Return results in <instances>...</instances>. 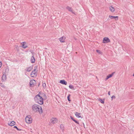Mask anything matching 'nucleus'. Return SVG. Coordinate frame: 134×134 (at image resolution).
I'll return each mask as SVG.
<instances>
[{"label": "nucleus", "mask_w": 134, "mask_h": 134, "mask_svg": "<svg viewBox=\"0 0 134 134\" xmlns=\"http://www.w3.org/2000/svg\"><path fill=\"white\" fill-rule=\"evenodd\" d=\"M32 110L35 112H39L40 113H42L43 111L41 106L38 104H35L32 107Z\"/></svg>", "instance_id": "f257e3e1"}, {"label": "nucleus", "mask_w": 134, "mask_h": 134, "mask_svg": "<svg viewBox=\"0 0 134 134\" xmlns=\"http://www.w3.org/2000/svg\"><path fill=\"white\" fill-rule=\"evenodd\" d=\"M34 99L36 103L40 105H42L43 103V99L39 94L37 95Z\"/></svg>", "instance_id": "f03ea898"}, {"label": "nucleus", "mask_w": 134, "mask_h": 134, "mask_svg": "<svg viewBox=\"0 0 134 134\" xmlns=\"http://www.w3.org/2000/svg\"><path fill=\"white\" fill-rule=\"evenodd\" d=\"M25 120L26 122L29 124L31 123L32 120V119L30 115L26 116L25 118Z\"/></svg>", "instance_id": "7ed1b4c3"}, {"label": "nucleus", "mask_w": 134, "mask_h": 134, "mask_svg": "<svg viewBox=\"0 0 134 134\" xmlns=\"http://www.w3.org/2000/svg\"><path fill=\"white\" fill-rule=\"evenodd\" d=\"M110 42V41L108 38L105 37L103 38V43H107Z\"/></svg>", "instance_id": "20e7f679"}, {"label": "nucleus", "mask_w": 134, "mask_h": 134, "mask_svg": "<svg viewBox=\"0 0 134 134\" xmlns=\"http://www.w3.org/2000/svg\"><path fill=\"white\" fill-rule=\"evenodd\" d=\"M36 81L34 80H33L30 81V86L31 87H33L36 84Z\"/></svg>", "instance_id": "39448f33"}, {"label": "nucleus", "mask_w": 134, "mask_h": 134, "mask_svg": "<svg viewBox=\"0 0 134 134\" xmlns=\"http://www.w3.org/2000/svg\"><path fill=\"white\" fill-rule=\"evenodd\" d=\"M50 121L51 123L54 124L57 122L58 121V119L55 118H52L51 119Z\"/></svg>", "instance_id": "423d86ee"}, {"label": "nucleus", "mask_w": 134, "mask_h": 134, "mask_svg": "<svg viewBox=\"0 0 134 134\" xmlns=\"http://www.w3.org/2000/svg\"><path fill=\"white\" fill-rule=\"evenodd\" d=\"M109 17L111 19H115L116 20H117L118 19V16L109 15Z\"/></svg>", "instance_id": "0eeeda50"}, {"label": "nucleus", "mask_w": 134, "mask_h": 134, "mask_svg": "<svg viewBox=\"0 0 134 134\" xmlns=\"http://www.w3.org/2000/svg\"><path fill=\"white\" fill-rule=\"evenodd\" d=\"M65 37L64 36H63L59 38V40L61 42H64L65 41Z\"/></svg>", "instance_id": "6e6552de"}, {"label": "nucleus", "mask_w": 134, "mask_h": 134, "mask_svg": "<svg viewBox=\"0 0 134 134\" xmlns=\"http://www.w3.org/2000/svg\"><path fill=\"white\" fill-rule=\"evenodd\" d=\"M8 124L9 126H12L15 124V122L14 121L9 122L8 123Z\"/></svg>", "instance_id": "1a4fd4ad"}, {"label": "nucleus", "mask_w": 134, "mask_h": 134, "mask_svg": "<svg viewBox=\"0 0 134 134\" xmlns=\"http://www.w3.org/2000/svg\"><path fill=\"white\" fill-rule=\"evenodd\" d=\"M59 83L63 85H66L67 84V82L64 80H62L60 81Z\"/></svg>", "instance_id": "9d476101"}, {"label": "nucleus", "mask_w": 134, "mask_h": 134, "mask_svg": "<svg viewBox=\"0 0 134 134\" xmlns=\"http://www.w3.org/2000/svg\"><path fill=\"white\" fill-rule=\"evenodd\" d=\"M33 68V66H30L29 67L27 68L26 70L28 72L30 71Z\"/></svg>", "instance_id": "9b49d317"}, {"label": "nucleus", "mask_w": 134, "mask_h": 134, "mask_svg": "<svg viewBox=\"0 0 134 134\" xmlns=\"http://www.w3.org/2000/svg\"><path fill=\"white\" fill-rule=\"evenodd\" d=\"M2 81H5L6 79V76L5 74H3L2 77Z\"/></svg>", "instance_id": "f8f14e48"}, {"label": "nucleus", "mask_w": 134, "mask_h": 134, "mask_svg": "<svg viewBox=\"0 0 134 134\" xmlns=\"http://www.w3.org/2000/svg\"><path fill=\"white\" fill-rule=\"evenodd\" d=\"M31 76L32 77H34L36 75V74L35 72L32 71L31 74Z\"/></svg>", "instance_id": "ddd939ff"}, {"label": "nucleus", "mask_w": 134, "mask_h": 134, "mask_svg": "<svg viewBox=\"0 0 134 134\" xmlns=\"http://www.w3.org/2000/svg\"><path fill=\"white\" fill-rule=\"evenodd\" d=\"M22 43V46L23 48H25L27 47V45H25V44H26V43L25 42H23Z\"/></svg>", "instance_id": "4468645a"}, {"label": "nucleus", "mask_w": 134, "mask_h": 134, "mask_svg": "<svg viewBox=\"0 0 134 134\" xmlns=\"http://www.w3.org/2000/svg\"><path fill=\"white\" fill-rule=\"evenodd\" d=\"M109 9L110 11L112 12H114L115 11V9L111 6L109 7Z\"/></svg>", "instance_id": "2eb2a0df"}, {"label": "nucleus", "mask_w": 134, "mask_h": 134, "mask_svg": "<svg viewBox=\"0 0 134 134\" xmlns=\"http://www.w3.org/2000/svg\"><path fill=\"white\" fill-rule=\"evenodd\" d=\"M75 114V115L78 118H80L81 117V116H80V114H81L80 113H78L77 112H76Z\"/></svg>", "instance_id": "dca6fc26"}, {"label": "nucleus", "mask_w": 134, "mask_h": 134, "mask_svg": "<svg viewBox=\"0 0 134 134\" xmlns=\"http://www.w3.org/2000/svg\"><path fill=\"white\" fill-rule=\"evenodd\" d=\"M70 118L71 119L73 120L74 122H75L76 123L78 124H79V122H78L77 121L75 120L73 118L72 116H70Z\"/></svg>", "instance_id": "f3484780"}, {"label": "nucleus", "mask_w": 134, "mask_h": 134, "mask_svg": "<svg viewBox=\"0 0 134 134\" xmlns=\"http://www.w3.org/2000/svg\"><path fill=\"white\" fill-rule=\"evenodd\" d=\"M31 61L32 63H34L35 62V60L33 56L31 57Z\"/></svg>", "instance_id": "a211bd4d"}, {"label": "nucleus", "mask_w": 134, "mask_h": 134, "mask_svg": "<svg viewBox=\"0 0 134 134\" xmlns=\"http://www.w3.org/2000/svg\"><path fill=\"white\" fill-rule=\"evenodd\" d=\"M66 9L70 12H72V9L70 7L68 6L66 7Z\"/></svg>", "instance_id": "6ab92c4d"}, {"label": "nucleus", "mask_w": 134, "mask_h": 134, "mask_svg": "<svg viewBox=\"0 0 134 134\" xmlns=\"http://www.w3.org/2000/svg\"><path fill=\"white\" fill-rule=\"evenodd\" d=\"M114 73V72H113L111 74L108 75L107 76L109 78L111 77H112V76H113V75Z\"/></svg>", "instance_id": "aec40b11"}, {"label": "nucleus", "mask_w": 134, "mask_h": 134, "mask_svg": "<svg viewBox=\"0 0 134 134\" xmlns=\"http://www.w3.org/2000/svg\"><path fill=\"white\" fill-rule=\"evenodd\" d=\"M69 87L72 90H75V88H74V87H73V86L72 85H69Z\"/></svg>", "instance_id": "412c9836"}, {"label": "nucleus", "mask_w": 134, "mask_h": 134, "mask_svg": "<svg viewBox=\"0 0 134 134\" xmlns=\"http://www.w3.org/2000/svg\"><path fill=\"white\" fill-rule=\"evenodd\" d=\"M60 127L61 128V129L63 130L64 129V127L63 125L61 124L60 125Z\"/></svg>", "instance_id": "4be33fe9"}, {"label": "nucleus", "mask_w": 134, "mask_h": 134, "mask_svg": "<svg viewBox=\"0 0 134 134\" xmlns=\"http://www.w3.org/2000/svg\"><path fill=\"white\" fill-rule=\"evenodd\" d=\"M34 69L33 71L34 72H35L36 70L37 69V66H36L34 67Z\"/></svg>", "instance_id": "5701e85b"}, {"label": "nucleus", "mask_w": 134, "mask_h": 134, "mask_svg": "<svg viewBox=\"0 0 134 134\" xmlns=\"http://www.w3.org/2000/svg\"><path fill=\"white\" fill-rule=\"evenodd\" d=\"M70 94H69L68 96L67 97V99L69 101H70Z\"/></svg>", "instance_id": "b1692460"}, {"label": "nucleus", "mask_w": 134, "mask_h": 134, "mask_svg": "<svg viewBox=\"0 0 134 134\" xmlns=\"http://www.w3.org/2000/svg\"><path fill=\"white\" fill-rule=\"evenodd\" d=\"M13 127L14 128L16 129L18 131H20V130H20V129H19L18 128L17 126H14Z\"/></svg>", "instance_id": "393cba45"}, {"label": "nucleus", "mask_w": 134, "mask_h": 134, "mask_svg": "<svg viewBox=\"0 0 134 134\" xmlns=\"http://www.w3.org/2000/svg\"><path fill=\"white\" fill-rule=\"evenodd\" d=\"M42 86L44 88H45L46 87V84L45 83H43L42 84Z\"/></svg>", "instance_id": "a878e982"}, {"label": "nucleus", "mask_w": 134, "mask_h": 134, "mask_svg": "<svg viewBox=\"0 0 134 134\" xmlns=\"http://www.w3.org/2000/svg\"><path fill=\"white\" fill-rule=\"evenodd\" d=\"M101 103L103 104L104 103V99L103 100L101 99Z\"/></svg>", "instance_id": "bb28decb"}, {"label": "nucleus", "mask_w": 134, "mask_h": 134, "mask_svg": "<svg viewBox=\"0 0 134 134\" xmlns=\"http://www.w3.org/2000/svg\"><path fill=\"white\" fill-rule=\"evenodd\" d=\"M96 51L98 53H99V54L100 53V51L98 50L97 49L96 50Z\"/></svg>", "instance_id": "cd10ccee"}, {"label": "nucleus", "mask_w": 134, "mask_h": 134, "mask_svg": "<svg viewBox=\"0 0 134 134\" xmlns=\"http://www.w3.org/2000/svg\"><path fill=\"white\" fill-rule=\"evenodd\" d=\"M115 96H112L111 97L112 100H113V98L115 99Z\"/></svg>", "instance_id": "c85d7f7f"}, {"label": "nucleus", "mask_w": 134, "mask_h": 134, "mask_svg": "<svg viewBox=\"0 0 134 134\" xmlns=\"http://www.w3.org/2000/svg\"><path fill=\"white\" fill-rule=\"evenodd\" d=\"M0 85L1 86H2V87H4V85H3L2 84V83H1L0 84Z\"/></svg>", "instance_id": "c756f323"}, {"label": "nucleus", "mask_w": 134, "mask_h": 134, "mask_svg": "<svg viewBox=\"0 0 134 134\" xmlns=\"http://www.w3.org/2000/svg\"><path fill=\"white\" fill-rule=\"evenodd\" d=\"M109 79V77H107H107L105 79V80H108Z\"/></svg>", "instance_id": "7c9ffc66"}, {"label": "nucleus", "mask_w": 134, "mask_h": 134, "mask_svg": "<svg viewBox=\"0 0 134 134\" xmlns=\"http://www.w3.org/2000/svg\"><path fill=\"white\" fill-rule=\"evenodd\" d=\"M2 65V63L1 62H0V68L1 67Z\"/></svg>", "instance_id": "2f4dec72"}, {"label": "nucleus", "mask_w": 134, "mask_h": 134, "mask_svg": "<svg viewBox=\"0 0 134 134\" xmlns=\"http://www.w3.org/2000/svg\"><path fill=\"white\" fill-rule=\"evenodd\" d=\"M108 94L109 95H110V91H109L108 92Z\"/></svg>", "instance_id": "473e14b6"}, {"label": "nucleus", "mask_w": 134, "mask_h": 134, "mask_svg": "<svg viewBox=\"0 0 134 134\" xmlns=\"http://www.w3.org/2000/svg\"><path fill=\"white\" fill-rule=\"evenodd\" d=\"M7 70V71H8H8H9V69H7H7H6V70H5V71H6V70Z\"/></svg>", "instance_id": "72a5a7b5"}, {"label": "nucleus", "mask_w": 134, "mask_h": 134, "mask_svg": "<svg viewBox=\"0 0 134 134\" xmlns=\"http://www.w3.org/2000/svg\"><path fill=\"white\" fill-rule=\"evenodd\" d=\"M99 101H100V98H99Z\"/></svg>", "instance_id": "f704fd0d"}, {"label": "nucleus", "mask_w": 134, "mask_h": 134, "mask_svg": "<svg viewBox=\"0 0 134 134\" xmlns=\"http://www.w3.org/2000/svg\"><path fill=\"white\" fill-rule=\"evenodd\" d=\"M133 76H134V73L133 74Z\"/></svg>", "instance_id": "c9c22d12"}]
</instances>
